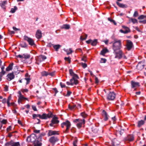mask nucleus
Segmentation results:
<instances>
[{"mask_svg":"<svg viewBox=\"0 0 146 146\" xmlns=\"http://www.w3.org/2000/svg\"><path fill=\"white\" fill-rule=\"evenodd\" d=\"M21 92H22L23 93H24L25 92H27L28 91V90L27 89H22L20 91Z\"/></svg>","mask_w":146,"mask_h":146,"instance_id":"48","label":"nucleus"},{"mask_svg":"<svg viewBox=\"0 0 146 146\" xmlns=\"http://www.w3.org/2000/svg\"><path fill=\"white\" fill-rule=\"evenodd\" d=\"M102 115L104 120L107 121L108 119L109 116L105 110L103 111Z\"/></svg>","mask_w":146,"mask_h":146,"instance_id":"17","label":"nucleus"},{"mask_svg":"<svg viewBox=\"0 0 146 146\" xmlns=\"http://www.w3.org/2000/svg\"><path fill=\"white\" fill-rule=\"evenodd\" d=\"M55 75V72H48V75H50L52 76H54Z\"/></svg>","mask_w":146,"mask_h":146,"instance_id":"49","label":"nucleus"},{"mask_svg":"<svg viewBox=\"0 0 146 146\" xmlns=\"http://www.w3.org/2000/svg\"><path fill=\"white\" fill-rule=\"evenodd\" d=\"M40 131L39 130L35 129L34 130V132L36 133H39L40 132Z\"/></svg>","mask_w":146,"mask_h":146,"instance_id":"61","label":"nucleus"},{"mask_svg":"<svg viewBox=\"0 0 146 146\" xmlns=\"http://www.w3.org/2000/svg\"><path fill=\"white\" fill-rule=\"evenodd\" d=\"M122 27L123 29H125V31H124L122 29L120 30V32L121 33H123L124 34H126L130 32V29L128 28L125 26H123Z\"/></svg>","mask_w":146,"mask_h":146,"instance_id":"14","label":"nucleus"},{"mask_svg":"<svg viewBox=\"0 0 146 146\" xmlns=\"http://www.w3.org/2000/svg\"><path fill=\"white\" fill-rule=\"evenodd\" d=\"M18 123H19V124L21 126H23V124H22V123L21 121H20V120H18Z\"/></svg>","mask_w":146,"mask_h":146,"instance_id":"62","label":"nucleus"},{"mask_svg":"<svg viewBox=\"0 0 146 146\" xmlns=\"http://www.w3.org/2000/svg\"><path fill=\"white\" fill-rule=\"evenodd\" d=\"M71 123L68 120H66L65 121L62 123L61 124V127L62 128H64L65 126L66 128L65 131L66 132H68V130L70 128L71 126Z\"/></svg>","mask_w":146,"mask_h":146,"instance_id":"6","label":"nucleus"},{"mask_svg":"<svg viewBox=\"0 0 146 146\" xmlns=\"http://www.w3.org/2000/svg\"><path fill=\"white\" fill-rule=\"evenodd\" d=\"M13 30L15 31H18L20 30L19 29L17 28L16 27H13Z\"/></svg>","mask_w":146,"mask_h":146,"instance_id":"63","label":"nucleus"},{"mask_svg":"<svg viewBox=\"0 0 146 146\" xmlns=\"http://www.w3.org/2000/svg\"><path fill=\"white\" fill-rule=\"evenodd\" d=\"M109 52L108 50L106 48L103 49L101 52V54L102 55H104L105 54Z\"/></svg>","mask_w":146,"mask_h":146,"instance_id":"22","label":"nucleus"},{"mask_svg":"<svg viewBox=\"0 0 146 146\" xmlns=\"http://www.w3.org/2000/svg\"><path fill=\"white\" fill-rule=\"evenodd\" d=\"M11 96H9L7 100V104L8 106H9L10 104V101L11 100Z\"/></svg>","mask_w":146,"mask_h":146,"instance_id":"36","label":"nucleus"},{"mask_svg":"<svg viewBox=\"0 0 146 146\" xmlns=\"http://www.w3.org/2000/svg\"><path fill=\"white\" fill-rule=\"evenodd\" d=\"M62 28L66 29H68L70 28V26L69 25L67 24L64 25L62 26Z\"/></svg>","mask_w":146,"mask_h":146,"instance_id":"34","label":"nucleus"},{"mask_svg":"<svg viewBox=\"0 0 146 146\" xmlns=\"http://www.w3.org/2000/svg\"><path fill=\"white\" fill-rule=\"evenodd\" d=\"M73 122L76 124V125L78 129L82 127L83 125L85 123V120L84 119H75L73 121Z\"/></svg>","mask_w":146,"mask_h":146,"instance_id":"2","label":"nucleus"},{"mask_svg":"<svg viewBox=\"0 0 146 146\" xmlns=\"http://www.w3.org/2000/svg\"><path fill=\"white\" fill-rule=\"evenodd\" d=\"M95 82L96 83H98L99 82L98 79L97 77H96L95 78Z\"/></svg>","mask_w":146,"mask_h":146,"instance_id":"64","label":"nucleus"},{"mask_svg":"<svg viewBox=\"0 0 146 146\" xmlns=\"http://www.w3.org/2000/svg\"><path fill=\"white\" fill-rule=\"evenodd\" d=\"M132 87L133 88H136L139 87V83L138 82H136L134 81L131 82Z\"/></svg>","mask_w":146,"mask_h":146,"instance_id":"18","label":"nucleus"},{"mask_svg":"<svg viewBox=\"0 0 146 146\" xmlns=\"http://www.w3.org/2000/svg\"><path fill=\"white\" fill-rule=\"evenodd\" d=\"M81 115L82 117L84 118L86 117L87 115L84 112L82 113H81Z\"/></svg>","mask_w":146,"mask_h":146,"instance_id":"45","label":"nucleus"},{"mask_svg":"<svg viewBox=\"0 0 146 146\" xmlns=\"http://www.w3.org/2000/svg\"><path fill=\"white\" fill-rule=\"evenodd\" d=\"M116 3L120 7L124 8H126L127 7L126 5L122 3H120L118 1L116 2Z\"/></svg>","mask_w":146,"mask_h":146,"instance_id":"23","label":"nucleus"},{"mask_svg":"<svg viewBox=\"0 0 146 146\" xmlns=\"http://www.w3.org/2000/svg\"><path fill=\"white\" fill-rule=\"evenodd\" d=\"M73 80H70V82H66V84L68 85H73V83L72 82V81H73Z\"/></svg>","mask_w":146,"mask_h":146,"instance_id":"39","label":"nucleus"},{"mask_svg":"<svg viewBox=\"0 0 146 146\" xmlns=\"http://www.w3.org/2000/svg\"><path fill=\"white\" fill-rule=\"evenodd\" d=\"M33 144L34 146H41V143L38 141H36Z\"/></svg>","mask_w":146,"mask_h":146,"instance_id":"33","label":"nucleus"},{"mask_svg":"<svg viewBox=\"0 0 146 146\" xmlns=\"http://www.w3.org/2000/svg\"><path fill=\"white\" fill-rule=\"evenodd\" d=\"M108 20L109 21H110L111 22L113 23L115 25H116V23L115 22V21L111 19L110 18H108Z\"/></svg>","mask_w":146,"mask_h":146,"instance_id":"38","label":"nucleus"},{"mask_svg":"<svg viewBox=\"0 0 146 146\" xmlns=\"http://www.w3.org/2000/svg\"><path fill=\"white\" fill-rule=\"evenodd\" d=\"M82 66L84 68H86L87 66V65L86 63H82Z\"/></svg>","mask_w":146,"mask_h":146,"instance_id":"59","label":"nucleus"},{"mask_svg":"<svg viewBox=\"0 0 146 146\" xmlns=\"http://www.w3.org/2000/svg\"><path fill=\"white\" fill-rule=\"evenodd\" d=\"M146 17V16H144L143 15H141L140 16H139L138 18V19L139 20L140 19H144L145 17Z\"/></svg>","mask_w":146,"mask_h":146,"instance_id":"47","label":"nucleus"},{"mask_svg":"<svg viewBox=\"0 0 146 146\" xmlns=\"http://www.w3.org/2000/svg\"><path fill=\"white\" fill-rule=\"evenodd\" d=\"M131 22L133 23H137V19H135L131 18Z\"/></svg>","mask_w":146,"mask_h":146,"instance_id":"43","label":"nucleus"},{"mask_svg":"<svg viewBox=\"0 0 146 146\" xmlns=\"http://www.w3.org/2000/svg\"><path fill=\"white\" fill-rule=\"evenodd\" d=\"M4 90L5 91H8V87L7 86H5L4 87Z\"/></svg>","mask_w":146,"mask_h":146,"instance_id":"58","label":"nucleus"},{"mask_svg":"<svg viewBox=\"0 0 146 146\" xmlns=\"http://www.w3.org/2000/svg\"><path fill=\"white\" fill-rule=\"evenodd\" d=\"M36 37L38 39H39L41 38L42 36V34L41 31L40 30H38L36 33Z\"/></svg>","mask_w":146,"mask_h":146,"instance_id":"16","label":"nucleus"},{"mask_svg":"<svg viewBox=\"0 0 146 146\" xmlns=\"http://www.w3.org/2000/svg\"><path fill=\"white\" fill-rule=\"evenodd\" d=\"M133 44L132 42L129 40H127V43L126 44V47L127 49L129 50L132 47Z\"/></svg>","mask_w":146,"mask_h":146,"instance_id":"13","label":"nucleus"},{"mask_svg":"<svg viewBox=\"0 0 146 146\" xmlns=\"http://www.w3.org/2000/svg\"><path fill=\"white\" fill-rule=\"evenodd\" d=\"M144 65L143 63H139L137 66V68L140 70H142L144 68Z\"/></svg>","mask_w":146,"mask_h":146,"instance_id":"21","label":"nucleus"},{"mask_svg":"<svg viewBox=\"0 0 146 146\" xmlns=\"http://www.w3.org/2000/svg\"><path fill=\"white\" fill-rule=\"evenodd\" d=\"M69 72L71 76L73 77V78H78V77L77 75L76 74H75L74 72H73L72 70L71 69H70L69 70Z\"/></svg>","mask_w":146,"mask_h":146,"instance_id":"19","label":"nucleus"},{"mask_svg":"<svg viewBox=\"0 0 146 146\" xmlns=\"http://www.w3.org/2000/svg\"><path fill=\"white\" fill-rule=\"evenodd\" d=\"M64 59L65 60L68 62L69 63H70V59L69 57H65L64 58Z\"/></svg>","mask_w":146,"mask_h":146,"instance_id":"53","label":"nucleus"},{"mask_svg":"<svg viewBox=\"0 0 146 146\" xmlns=\"http://www.w3.org/2000/svg\"><path fill=\"white\" fill-rule=\"evenodd\" d=\"M0 122L1 123V124H0V129H1V127H2V124H6L7 122V121L6 119H4L1 121Z\"/></svg>","mask_w":146,"mask_h":146,"instance_id":"30","label":"nucleus"},{"mask_svg":"<svg viewBox=\"0 0 146 146\" xmlns=\"http://www.w3.org/2000/svg\"><path fill=\"white\" fill-rule=\"evenodd\" d=\"M12 127L11 126H9L7 129V132H9L11 130Z\"/></svg>","mask_w":146,"mask_h":146,"instance_id":"54","label":"nucleus"},{"mask_svg":"<svg viewBox=\"0 0 146 146\" xmlns=\"http://www.w3.org/2000/svg\"><path fill=\"white\" fill-rule=\"evenodd\" d=\"M13 64V63H11L6 68V71H9L11 70L12 69Z\"/></svg>","mask_w":146,"mask_h":146,"instance_id":"24","label":"nucleus"},{"mask_svg":"<svg viewBox=\"0 0 146 146\" xmlns=\"http://www.w3.org/2000/svg\"><path fill=\"white\" fill-rule=\"evenodd\" d=\"M32 107L33 110L34 111H36L37 109L36 108V107L34 105H33L32 106Z\"/></svg>","mask_w":146,"mask_h":146,"instance_id":"56","label":"nucleus"},{"mask_svg":"<svg viewBox=\"0 0 146 146\" xmlns=\"http://www.w3.org/2000/svg\"><path fill=\"white\" fill-rule=\"evenodd\" d=\"M7 79L9 81H11L15 77L13 73H9L7 76Z\"/></svg>","mask_w":146,"mask_h":146,"instance_id":"20","label":"nucleus"},{"mask_svg":"<svg viewBox=\"0 0 146 146\" xmlns=\"http://www.w3.org/2000/svg\"><path fill=\"white\" fill-rule=\"evenodd\" d=\"M134 137L132 135H129L127 136V139L129 141H131L133 140Z\"/></svg>","mask_w":146,"mask_h":146,"instance_id":"26","label":"nucleus"},{"mask_svg":"<svg viewBox=\"0 0 146 146\" xmlns=\"http://www.w3.org/2000/svg\"><path fill=\"white\" fill-rule=\"evenodd\" d=\"M60 85L62 88H64L66 87L65 85L62 82L60 83Z\"/></svg>","mask_w":146,"mask_h":146,"instance_id":"50","label":"nucleus"},{"mask_svg":"<svg viewBox=\"0 0 146 146\" xmlns=\"http://www.w3.org/2000/svg\"><path fill=\"white\" fill-rule=\"evenodd\" d=\"M106 61V60L105 58H101L100 62L102 63H105Z\"/></svg>","mask_w":146,"mask_h":146,"instance_id":"51","label":"nucleus"},{"mask_svg":"<svg viewBox=\"0 0 146 146\" xmlns=\"http://www.w3.org/2000/svg\"><path fill=\"white\" fill-rule=\"evenodd\" d=\"M52 116V114L51 113H49L48 114L43 113L42 115L40 114L39 118L41 119H46L51 117Z\"/></svg>","mask_w":146,"mask_h":146,"instance_id":"8","label":"nucleus"},{"mask_svg":"<svg viewBox=\"0 0 146 146\" xmlns=\"http://www.w3.org/2000/svg\"><path fill=\"white\" fill-rule=\"evenodd\" d=\"M25 79L27 81V82L26 83V84H29L30 83L31 80L30 77H28L27 78H25Z\"/></svg>","mask_w":146,"mask_h":146,"instance_id":"42","label":"nucleus"},{"mask_svg":"<svg viewBox=\"0 0 146 146\" xmlns=\"http://www.w3.org/2000/svg\"><path fill=\"white\" fill-rule=\"evenodd\" d=\"M5 145L7 146L9 145L11 146H20L19 142H15L12 141L6 143Z\"/></svg>","mask_w":146,"mask_h":146,"instance_id":"10","label":"nucleus"},{"mask_svg":"<svg viewBox=\"0 0 146 146\" xmlns=\"http://www.w3.org/2000/svg\"><path fill=\"white\" fill-rule=\"evenodd\" d=\"M60 45H56L53 46V48L56 49V51H57L58 49L60 48Z\"/></svg>","mask_w":146,"mask_h":146,"instance_id":"37","label":"nucleus"},{"mask_svg":"<svg viewBox=\"0 0 146 146\" xmlns=\"http://www.w3.org/2000/svg\"><path fill=\"white\" fill-rule=\"evenodd\" d=\"M51 123L50 124V126H54V124H56L59 122V121L58 120V118L56 117H54L52 119L51 121Z\"/></svg>","mask_w":146,"mask_h":146,"instance_id":"11","label":"nucleus"},{"mask_svg":"<svg viewBox=\"0 0 146 146\" xmlns=\"http://www.w3.org/2000/svg\"><path fill=\"white\" fill-rule=\"evenodd\" d=\"M65 51L67 52V54H71L73 52L72 49L71 48L67 49Z\"/></svg>","mask_w":146,"mask_h":146,"instance_id":"32","label":"nucleus"},{"mask_svg":"<svg viewBox=\"0 0 146 146\" xmlns=\"http://www.w3.org/2000/svg\"><path fill=\"white\" fill-rule=\"evenodd\" d=\"M145 122L144 121L141 120L139 121L138 122V126L139 127H140L141 126L144 124Z\"/></svg>","mask_w":146,"mask_h":146,"instance_id":"28","label":"nucleus"},{"mask_svg":"<svg viewBox=\"0 0 146 146\" xmlns=\"http://www.w3.org/2000/svg\"><path fill=\"white\" fill-rule=\"evenodd\" d=\"M49 141L51 143L54 144L56 142L58 141V139L56 137L52 136L50 138Z\"/></svg>","mask_w":146,"mask_h":146,"instance_id":"12","label":"nucleus"},{"mask_svg":"<svg viewBox=\"0 0 146 146\" xmlns=\"http://www.w3.org/2000/svg\"><path fill=\"white\" fill-rule=\"evenodd\" d=\"M139 22L140 23H142L143 24L146 23V20H144L143 21H139Z\"/></svg>","mask_w":146,"mask_h":146,"instance_id":"57","label":"nucleus"},{"mask_svg":"<svg viewBox=\"0 0 146 146\" xmlns=\"http://www.w3.org/2000/svg\"><path fill=\"white\" fill-rule=\"evenodd\" d=\"M18 94H19V95L18 96L19 97L18 102L19 103H21L23 101L25 100H28L27 98L23 96L22 94L21 91H19L18 92Z\"/></svg>","mask_w":146,"mask_h":146,"instance_id":"7","label":"nucleus"},{"mask_svg":"<svg viewBox=\"0 0 146 146\" xmlns=\"http://www.w3.org/2000/svg\"><path fill=\"white\" fill-rule=\"evenodd\" d=\"M115 97V95L114 92H110L107 96V99L109 100H113Z\"/></svg>","mask_w":146,"mask_h":146,"instance_id":"9","label":"nucleus"},{"mask_svg":"<svg viewBox=\"0 0 146 146\" xmlns=\"http://www.w3.org/2000/svg\"><path fill=\"white\" fill-rule=\"evenodd\" d=\"M97 43V40L95 39L93 41L92 40L91 44L92 46H95L96 45Z\"/></svg>","mask_w":146,"mask_h":146,"instance_id":"35","label":"nucleus"},{"mask_svg":"<svg viewBox=\"0 0 146 146\" xmlns=\"http://www.w3.org/2000/svg\"><path fill=\"white\" fill-rule=\"evenodd\" d=\"M24 39L27 41L29 45L33 47L36 46V45L35 44L34 41L32 38L27 36H24Z\"/></svg>","mask_w":146,"mask_h":146,"instance_id":"3","label":"nucleus"},{"mask_svg":"<svg viewBox=\"0 0 146 146\" xmlns=\"http://www.w3.org/2000/svg\"><path fill=\"white\" fill-rule=\"evenodd\" d=\"M30 57V56L28 54H23V58L27 59L29 58Z\"/></svg>","mask_w":146,"mask_h":146,"instance_id":"41","label":"nucleus"},{"mask_svg":"<svg viewBox=\"0 0 146 146\" xmlns=\"http://www.w3.org/2000/svg\"><path fill=\"white\" fill-rule=\"evenodd\" d=\"M59 135L58 132V131L49 130L48 133V136H50L53 135Z\"/></svg>","mask_w":146,"mask_h":146,"instance_id":"15","label":"nucleus"},{"mask_svg":"<svg viewBox=\"0 0 146 146\" xmlns=\"http://www.w3.org/2000/svg\"><path fill=\"white\" fill-rule=\"evenodd\" d=\"M17 9V8L16 7H14V8H12L10 11V12L12 13H15L16 10Z\"/></svg>","mask_w":146,"mask_h":146,"instance_id":"40","label":"nucleus"},{"mask_svg":"<svg viewBox=\"0 0 146 146\" xmlns=\"http://www.w3.org/2000/svg\"><path fill=\"white\" fill-rule=\"evenodd\" d=\"M138 12L137 11H135L133 15V17H136L138 16Z\"/></svg>","mask_w":146,"mask_h":146,"instance_id":"46","label":"nucleus"},{"mask_svg":"<svg viewBox=\"0 0 146 146\" xmlns=\"http://www.w3.org/2000/svg\"><path fill=\"white\" fill-rule=\"evenodd\" d=\"M36 137L35 134H32L27 137V141L29 142L32 143L33 144L36 141Z\"/></svg>","mask_w":146,"mask_h":146,"instance_id":"5","label":"nucleus"},{"mask_svg":"<svg viewBox=\"0 0 146 146\" xmlns=\"http://www.w3.org/2000/svg\"><path fill=\"white\" fill-rule=\"evenodd\" d=\"M46 58V57L43 55H41L35 57L36 63L38 65Z\"/></svg>","mask_w":146,"mask_h":146,"instance_id":"4","label":"nucleus"},{"mask_svg":"<svg viewBox=\"0 0 146 146\" xmlns=\"http://www.w3.org/2000/svg\"><path fill=\"white\" fill-rule=\"evenodd\" d=\"M40 114H33V118H35L36 117H39Z\"/></svg>","mask_w":146,"mask_h":146,"instance_id":"52","label":"nucleus"},{"mask_svg":"<svg viewBox=\"0 0 146 146\" xmlns=\"http://www.w3.org/2000/svg\"><path fill=\"white\" fill-rule=\"evenodd\" d=\"M5 67L4 66H2L1 67V72L0 73V76H2L5 73V71H4Z\"/></svg>","mask_w":146,"mask_h":146,"instance_id":"29","label":"nucleus"},{"mask_svg":"<svg viewBox=\"0 0 146 146\" xmlns=\"http://www.w3.org/2000/svg\"><path fill=\"white\" fill-rule=\"evenodd\" d=\"M41 74L42 76H46L48 75V72L44 71L41 72Z\"/></svg>","mask_w":146,"mask_h":146,"instance_id":"31","label":"nucleus"},{"mask_svg":"<svg viewBox=\"0 0 146 146\" xmlns=\"http://www.w3.org/2000/svg\"><path fill=\"white\" fill-rule=\"evenodd\" d=\"M69 107L71 110H72L75 109L76 108V105H74L72 106H69Z\"/></svg>","mask_w":146,"mask_h":146,"instance_id":"44","label":"nucleus"},{"mask_svg":"<svg viewBox=\"0 0 146 146\" xmlns=\"http://www.w3.org/2000/svg\"><path fill=\"white\" fill-rule=\"evenodd\" d=\"M87 36L86 35H85V37H83V36H81V38L82 40H84L86 39Z\"/></svg>","mask_w":146,"mask_h":146,"instance_id":"60","label":"nucleus"},{"mask_svg":"<svg viewBox=\"0 0 146 146\" xmlns=\"http://www.w3.org/2000/svg\"><path fill=\"white\" fill-rule=\"evenodd\" d=\"M7 4V2L5 1H4L2 2L1 3V5L3 9H5L6 7L5 5Z\"/></svg>","mask_w":146,"mask_h":146,"instance_id":"27","label":"nucleus"},{"mask_svg":"<svg viewBox=\"0 0 146 146\" xmlns=\"http://www.w3.org/2000/svg\"><path fill=\"white\" fill-rule=\"evenodd\" d=\"M112 43V49L113 50V53L115 55V58L120 59L122 57L123 52L121 50L122 48L121 41V40H115L112 42L110 43Z\"/></svg>","mask_w":146,"mask_h":146,"instance_id":"1","label":"nucleus"},{"mask_svg":"<svg viewBox=\"0 0 146 146\" xmlns=\"http://www.w3.org/2000/svg\"><path fill=\"white\" fill-rule=\"evenodd\" d=\"M77 141L76 139H75L74 141H73V145L74 146H77Z\"/></svg>","mask_w":146,"mask_h":146,"instance_id":"55","label":"nucleus"},{"mask_svg":"<svg viewBox=\"0 0 146 146\" xmlns=\"http://www.w3.org/2000/svg\"><path fill=\"white\" fill-rule=\"evenodd\" d=\"M78 78H73V77H72V78L70 80H73V81H72V82L73 83V85L74 84L76 85L78 83V81L77 80V79Z\"/></svg>","mask_w":146,"mask_h":146,"instance_id":"25","label":"nucleus"}]
</instances>
